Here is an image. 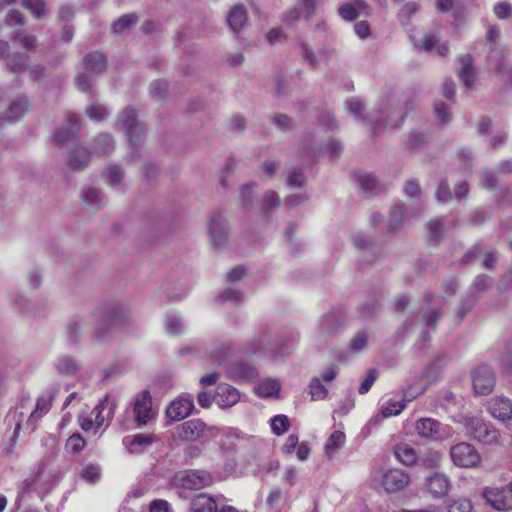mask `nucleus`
I'll return each mask as SVG.
<instances>
[{
    "mask_svg": "<svg viewBox=\"0 0 512 512\" xmlns=\"http://www.w3.org/2000/svg\"><path fill=\"white\" fill-rule=\"evenodd\" d=\"M487 409L490 415L502 422L512 417V401L503 396H496L488 401Z\"/></svg>",
    "mask_w": 512,
    "mask_h": 512,
    "instance_id": "obj_19",
    "label": "nucleus"
},
{
    "mask_svg": "<svg viewBox=\"0 0 512 512\" xmlns=\"http://www.w3.org/2000/svg\"><path fill=\"white\" fill-rule=\"evenodd\" d=\"M27 109L28 101L24 98H21L10 105L6 114V119L9 121L17 120L24 115Z\"/></svg>",
    "mask_w": 512,
    "mask_h": 512,
    "instance_id": "obj_36",
    "label": "nucleus"
},
{
    "mask_svg": "<svg viewBox=\"0 0 512 512\" xmlns=\"http://www.w3.org/2000/svg\"><path fill=\"white\" fill-rule=\"evenodd\" d=\"M426 387H427V384L426 383H423L422 381H420L419 383H417L416 385H410L404 392V398L407 400V401H412L414 400L417 396L421 395L422 393L425 392L426 390Z\"/></svg>",
    "mask_w": 512,
    "mask_h": 512,
    "instance_id": "obj_55",
    "label": "nucleus"
},
{
    "mask_svg": "<svg viewBox=\"0 0 512 512\" xmlns=\"http://www.w3.org/2000/svg\"><path fill=\"white\" fill-rule=\"evenodd\" d=\"M421 50L436 53L439 56H445L448 52V46L446 43H440L436 35H426L424 39L419 43Z\"/></svg>",
    "mask_w": 512,
    "mask_h": 512,
    "instance_id": "obj_26",
    "label": "nucleus"
},
{
    "mask_svg": "<svg viewBox=\"0 0 512 512\" xmlns=\"http://www.w3.org/2000/svg\"><path fill=\"white\" fill-rule=\"evenodd\" d=\"M266 502L271 507V509L274 510V512H280L284 503L282 491L279 488L272 489L267 497Z\"/></svg>",
    "mask_w": 512,
    "mask_h": 512,
    "instance_id": "obj_44",
    "label": "nucleus"
},
{
    "mask_svg": "<svg viewBox=\"0 0 512 512\" xmlns=\"http://www.w3.org/2000/svg\"><path fill=\"white\" fill-rule=\"evenodd\" d=\"M395 456L404 465H413L418 460L415 449L407 444L398 445L395 449Z\"/></svg>",
    "mask_w": 512,
    "mask_h": 512,
    "instance_id": "obj_30",
    "label": "nucleus"
},
{
    "mask_svg": "<svg viewBox=\"0 0 512 512\" xmlns=\"http://www.w3.org/2000/svg\"><path fill=\"white\" fill-rule=\"evenodd\" d=\"M248 467L254 476L263 478L267 474L278 470L279 462L268 454L260 453L251 457Z\"/></svg>",
    "mask_w": 512,
    "mask_h": 512,
    "instance_id": "obj_14",
    "label": "nucleus"
},
{
    "mask_svg": "<svg viewBox=\"0 0 512 512\" xmlns=\"http://www.w3.org/2000/svg\"><path fill=\"white\" fill-rule=\"evenodd\" d=\"M450 457L454 465L461 468L476 467L481 460L479 452L469 443L461 442L451 447Z\"/></svg>",
    "mask_w": 512,
    "mask_h": 512,
    "instance_id": "obj_6",
    "label": "nucleus"
},
{
    "mask_svg": "<svg viewBox=\"0 0 512 512\" xmlns=\"http://www.w3.org/2000/svg\"><path fill=\"white\" fill-rule=\"evenodd\" d=\"M354 31L361 39H366L370 35V25L366 20L358 21L354 24Z\"/></svg>",
    "mask_w": 512,
    "mask_h": 512,
    "instance_id": "obj_64",
    "label": "nucleus"
},
{
    "mask_svg": "<svg viewBox=\"0 0 512 512\" xmlns=\"http://www.w3.org/2000/svg\"><path fill=\"white\" fill-rule=\"evenodd\" d=\"M280 391V383L275 379H265L258 383L255 392L261 397H273Z\"/></svg>",
    "mask_w": 512,
    "mask_h": 512,
    "instance_id": "obj_29",
    "label": "nucleus"
},
{
    "mask_svg": "<svg viewBox=\"0 0 512 512\" xmlns=\"http://www.w3.org/2000/svg\"><path fill=\"white\" fill-rule=\"evenodd\" d=\"M461 63L462 67L459 72V77L467 87H470L474 81V72L472 68L471 56L464 55L463 57H461Z\"/></svg>",
    "mask_w": 512,
    "mask_h": 512,
    "instance_id": "obj_33",
    "label": "nucleus"
},
{
    "mask_svg": "<svg viewBox=\"0 0 512 512\" xmlns=\"http://www.w3.org/2000/svg\"><path fill=\"white\" fill-rule=\"evenodd\" d=\"M208 230L211 242L214 246L220 247L226 243L229 234V226L221 214L215 213L212 215Z\"/></svg>",
    "mask_w": 512,
    "mask_h": 512,
    "instance_id": "obj_16",
    "label": "nucleus"
},
{
    "mask_svg": "<svg viewBox=\"0 0 512 512\" xmlns=\"http://www.w3.org/2000/svg\"><path fill=\"white\" fill-rule=\"evenodd\" d=\"M490 278L485 275H479L475 278L470 287V292L473 294L485 291L490 285Z\"/></svg>",
    "mask_w": 512,
    "mask_h": 512,
    "instance_id": "obj_56",
    "label": "nucleus"
},
{
    "mask_svg": "<svg viewBox=\"0 0 512 512\" xmlns=\"http://www.w3.org/2000/svg\"><path fill=\"white\" fill-rule=\"evenodd\" d=\"M309 393L313 401L323 400L327 397L328 391L326 387L321 383L318 377L311 379L309 383Z\"/></svg>",
    "mask_w": 512,
    "mask_h": 512,
    "instance_id": "obj_37",
    "label": "nucleus"
},
{
    "mask_svg": "<svg viewBox=\"0 0 512 512\" xmlns=\"http://www.w3.org/2000/svg\"><path fill=\"white\" fill-rule=\"evenodd\" d=\"M270 426L272 432L275 435L280 436L289 429V419L286 415L283 414L276 415L270 419Z\"/></svg>",
    "mask_w": 512,
    "mask_h": 512,
    "instance_id": "obj_38",
    "label": "nucleus"
},
{
    "mask_svg": "<svg viewBox=\"0 0 512 512\" xmlns=\"http://www.w3.org/2000/svg\"><path fill=\"white\" fill-rule=\"evenodd\" d=\"M448 512H472V503L470 500L460 498L453 500L447 506Z\"/></svg>",
    "mask_w": 512,
    "mask_h": 512,
    "instance_id": "obj_49",
    "label": "nucleus"
},
{
    "mask_svg": "<svg viewBox=\"0 0 512 512\" xmlns=\"http://www.w3.org/2000/svg\"><path fill=\"white\" fill-rule=\"evenodd\" d=\"M219 430L217 438L220 437L219 446L224 453L235 452L239 444L248 439L247 435L236 428H219Z\"/></svg>",
    "mask_w": 512,
    "mask_h": 512,
    "instance_id": "obj_15",
    "label": "nucleus"
},
{
    "mask_svg": "<svg viewBox=\"0 0 512 512\" xmlns=\"http://www.w3.org/2000/svg\"><path fill=\"white\" fill-rule=\"evenodd\" d=\"M106 66V58L98 52L90 53L85 57V68L90 72H100Z\"/></svg>",
    "mask_w": 512,
    "mask_h": 512,
    "instance_id": "obj_34",
    "label": "nucleus"
},
{
    "mask_svg": "<svg viewBox=\"0 0 512 512\" xmlns=\"http://www.w3.org/2000/svg\"><path fill=\"white\" fill-rule=\"evenodd\" d=\"M55 481L56 478L51 469L46 464H42L35 474L23 481L13 505L15 512L29 505L35 497L42 499Z\"/></svg>",
    "mask_w": 512,
    "mask_h": 512,
    "instance_id": "obj_1",
    "label": "nucleus"
},
{
    "mask_svg": "<svg viewBox=\"0 0 512 512\" xmlns=\"http://www.w3.org/2000/svg\"><path fill=\"white\" fill-rule=\"evenodd\" d=\"M88 117L93 121H101L105 119L108 115L107 109L98 103L91 104L87 110Z\"/></svg>",
    "mask_w": 512,
    "mask_h": 512,
    "instance_id": "obj_47",
    "label": "nucleus"
},
{
    "mask_svg": "<svg viewBox=\"0 0 512 512\" xmlns=\"http://www.w3.org/2000/svg\"><path fill=\"white\" fill-rule=\"evenodd\" d=\"M347 108L353 113L354 117L359 119L364 110V104L357 98H351L347 102Z\"/></svg>",
    "mask_w": 512,
    "mask_h": 512,
    "instance_id": "obj_63",
    "label": "nucleus"
},
{
    "mask_svg": "<svg viewBox=\"0 0 512 512\" xmlns=\"http://www.w3.org/2000/svg\"><path fill=\"white\" fill-rule=\"evenodd\" d=\"M23 6L31 11L36 18H41L45 12V3L42 0H24Z\"/></svg>",
    "mask_w": 512,
    "mask_h": 512,
    "instance_id": "obj_52",
    "label": "nucleus"
},
{
    "mask_svg": "<svg viewBox=\"0 0 512 512\" xmlns=\"http://www.w3.org/2000/svg\"><path fill=\"white\" fill-rule=\"evenodd\" d=\"M160 439L154 434H135L123 439V444L131 454H141L154 445H159Z\"/></svg>",
    "mask_w": 512,
    "mask_h": 512,
    "instance_id": "obj_13",
    "label": "nucleus"
},
{
    "mask_svg": "<svg viewBox=\"0 0 512 512\" xmlns=\"http://www.w3.org/2000/svg\"><path fill=\"white\" fill-rule=\"evenodd\" d=\"M338 13L344 20L352 21L361 15H368L370 8L365 1L354 0L353 2L340 5Z\"/></svg>",
    "mask_w": 512,
    "mask_h": 512,
    "instance_id": "obj_21",
    "label": "nucleus"
},
{
    "mask_svg": "<svg viewBox=\"0 0 512 512\" xmlns=\"http://www.w3.org/2000/svg\"><path fill=\"white\" fill-rule=\"evenodd\" d=\"M405 219L403 205L395 204L389 213V226L392 230L396 229Z\"/></svg>",
    "mask_w": 512,
    "mask_h": 512,
    "instance_id": "obj_42",
    "label": "nucleus"
},
{
    "mask_svg": "<svg viewBox=\"0 0 512 512\" xmlns=\"http://www.w3.org/2000/svg\"><path fill=\"white\" fill-rule=\"evenodd\" d=\"M406 407V404L402 401H396L389 399L383 402L380 406L379 412L371 417L368 422L369 427H375L379 425L384 419L399 415Z\"/></svg>",
    "mask_w": 512,
    "mask_h": 512,
    "instance_id": "obj_20",
    "label": "nucleus"
},
{
    "mask_svg": "<svg viewBox=\"0 0 512 512\" xmlns=\"http://www.w3.org/2000/svg\"><path fill=\"white\" fill-rule=\"evenodd\" d=\"M219 432L218 427L209 426L201 419H191L176 427L178 439L185 442L200 441L201 444L216 439Z\"/></svg>",
    "mask_w": 512,
    "mask_h": 512,
    "instance_id": "obj_2",
    "label": "nucleus"
},
{
    "mask_svg": "<svg viewBox=\"0 0 512 512\" xmlns=\"http://www.w3.org/2000/svg\"><path fill=\"white\" fill-rule=\"evenodd\" d=\"M231 377L250 380L256 376V371L248 364L235 365L230 371Z\"/></svg>",
    "mask_w": 512,
    "mask_h": 512,
    "instance_id": "obj_40",
    "label": "nucleus"
},
{
    "mask_svg": "<svg viewBox=\"0 0 512 512\" xmlns=\"http://www.w3.org/2000/svg\"><path fill=\"white\" fill-rule=\"evenodd\" d=\"M441 460V454L437 451H430L420 459L423 466L428 468L436 467Z\"/></svg>",
    "mask_w": 512,
    "mask_h": 512,
    "instance_id": "obj_58",
    "label": "nucleus"
},
{
    "mask_svg": "<svg viewBox=\"0 0 512 512\" xmlns=\"http://www.w3.org/2000/svg\"><path fill=\"white\" fill-rule=\"evenodd\" d=\"M502 52L499 50H492L490 52L489 58H488V66L490 69H496L499 71H502L503 69V62L502 60Z\"/></svg>",
    "mask_w": 512,
    "mask_h": 512,
    "instance_id": "obj_60",
    "label": "nucleus"
},
{
    "mask_svg": "<svg viewBox=\"0 0 512 512\" xmlns=\"http://www.w3.org/2000/svg\"><path fill=\"white\" fill-rule=\"evenodd\" d=\"M472 384L476 394L487 395L495 386V376L492 369L486 365H480L472 372Z\"/></svg>",
    "mask_w": 512,
    "mask_h": 512,
    "instance_id": "obj_10",
    "label": "nucleus"
},
{
    "mask_svg": "<svg viewBox=\"0 0 512 512\" xmlns=\"http://www.w3.org/2000/svg\"><path fill=\"white\" fill-rule=\"evenodd\" d=\"M239 398V392L231 385L222 383L217 386L215 399L219 407H232L239 401Z\"/></svg>",
    "mask_w": 512,
    "mask_h": 512,
    "instance_id": "obj_23",
    "label": "nucleus"
},
{
    "mask_svg": "<svg viewBox=\"0 0 512 512\" xmlns=\"http://www.w3.org/2000/svg\"><path fill=\"white\" fill-rule=\"evenodd\" d=\"M107 179L112 187L119 185L123 179V171L119 166H110L107 169Z\"/></svg>",
    "mask_w": 512,
    "mask_h": 512,
    "instance_id": "obj_54",
    "label": "nucleus"
},
{
    "mask_svg": "<svg viewBox=\"0 0 512 512\" xmlns=\"http://www.w3.org/2000/svg\"><path fill=\"white\" fill-rule=\"evenodd\" d=\"M415 431L421 438L442 441L453 436L451 426L443 424L434 418H420L415 422Z\"/></svg>",
    "mask_w": 512,
    "mask_h": 512,
    "instance_id": "obj_5",
    "label": "nucleus"
},
{
    "mask_svg": "<svg viewBox=\"0 0 512 512\" xmlns=\"http://www.w3.org/2000/svg\"><path fill=\"white\" fill-rule=\"evenodd\" d=\"M449 480L441 473H434L426 480L428 492L435 498L445 496L449 490Z\"/></svg>",
    "mask_w": 512,
    "mask_h": 512,
    "instance_id": "obj_24",
    "label": "nucleus"
},
{
    "mask_svg": "<svg viewBox=\"0 0 512 512\" xmlns=\"http://www.w3.org/2000/svg\"><path fill=\"white\" fill-rule=\"evenodd\" d=\"M70 127L67 129L61 128L55 133V140L59 143L65 142L79 129L78 117L76 115H69L68 118Z\"/></svg>",
    "mask_w": 512,
    "mask_h": 512,
    "instance_id": "obj_35",
    "label": "nucleus"
},
{
    "mask_svg": "<svg viewBox=\"0 0 512 512\" xmlns=\"http://www.w3.org/2000/svg\"><path fill=\"white\" fill-rule=\"evenodd\" d=\"M80 475L88 483H94L100 478V469L96 465L87 464L82 468Z\"/></svg>",
    "mask_w": 512,
    "mask_h": 512,
    "instance_id": "obj_48",
    "label": "nucleus"
},
{
    "mask_svg": "<svg viewBox=\"0 0 512 512\" xmlns=\"http://www.w3.org/2000/svg\"><path fill=\"white\" fill-rule=\"evenodd\" d=\"M247 21V14L242 5H235L227 16V22L234 32H238Z\"/></svg>",
    "mask_w": 512,
    "mask_h": 512,
    "instance_id": "obj_27",
    "label": "nucleus"
},
{
    "mask_svg": "<svg viewBox=\"0 0 512 512\" xmlns=\"http://www.w3.org/2000/svg\"><path fill=\"white\" fill-rule=\"evenodd\" d=\"M77 87L83 91L88 92L91 88L92 77L88 73L79 74L75 79Z\"/></svg>",
    "mask_w": 512,
    "mask_h": 512,
    "instance_id": "obj_62",
    "label": "nucleus"
},
{
    "mask_svg": "<svg viewBox=\"0 0 512 512\" xmlns=\"http://www.w3.org/2000/svg\"><path fill=\"white\" fill-rule=\"evenodd\" d=\"M85 441L82 436L78 433L70 436L66 442V449L72 453H79L83 450Z\"/></svg>",
    "mask_w": 512,
    "mask_h": 512,
    "instance_id": "obj_51",
    "label": "nucleus"
},
{
    "mask_svg": "<svg viewBox=\"0 0 512 512\" xmlns=\"http://www.w3.org/2000/svg\"><path fill=\"white\" fill-rule=\"evenodd\" d=\"M333 49L331 47H324L317 53L306 44H300V53L303 59L312 67H317L321 63H327L332 55Z\"/></svg>",
    "mask_w": 512,
    "mask_h": 512,
    "instance_id": "obj_22",
    "label": "nucleus"
},
{
    "mask_svg": "<svg viewBox=\"0 0 512 512\" xmlns=\"http://www.w3.org/2000/svg\"><path fill=\"white\" fill-rule=\"evenodd\" d=\"M358 183L363 191L372 195L376 192L377 181L372 174H362L358 176Z\"/></svg>",
    "mask_w": 512,
    "mask_h": 512,
    "instance_id": "obj_43",
    "label": "nucleus"
},
{
    "mask_svg": "<svg viewBox=\"0 0 512 512\" xmlns=\"http://www.w3.org/2000/svg\"><path fill=\"white\" fill-rule=\"evenodd\" d=\"M194 409V399L190 394H181L173 400L166 409V416L171 421H180L187 418Z\"/></svg>",
    "mask_w": 512,
    "mask_h": 512,
    "instance_id": "obj_11",
    "label": "nucleus"
},
{
    "mask_svg": "<svg viewBox=\"0 0 512 512\" xmlns=\"http://www.w3.org/2000/svg\"><path fill=\"white\" fill-rule=\"evenodd\" d=\"M90 153L83 148L71 152L68 165L73 170H80L87 166Z\"/></svg>",
    "mask_w": 512,
    "mask_h": 512,
    "instance_id": "obj_31",
    "label": "nucleus"
},
{
    "mask_svg": "<svg viewBox=\"0 0 512 512\" xmlns=\"http://www.w3.org/2000/svg\"><path fill=\"white\" fill-rule=\"evenodd\" d=\"M368 342V337L364 332H358L351 340L350 348L354 352L362 351Z\"/></svg>",
    "mask_w": 512,
    "mask_h": 512,
    "instance_id": "obj_57",
    "label": "nucleus"
},
{
    "mask_svg": "<svg viewBox=\"0 0 512 512\" xmlns=\"http://www.w3.org/2000/svg\"><path fill=\"white\" fill-rule=\"evenodd\" d=\"M54 365L57 371L64 375H74L79 369L78 362L67 355L58 357Z\"/></svg>",
    "mask_w": 512,
    "mask_h": 512,
    "instance_id": "obj_28",
    "label": "nucleus"
},
{
    "mask_svg": "<svg viewBox=\"0 0 512 512\" xmlns=\"http://www.w3.org/2000/svg\"><path fill=\"white\" fill-rule=\"evenodd\" d=\"M483 497L494 509L508 511L512 509V481L506 487H486Z\"/></svg>",
    "mask_w": 512,
    "mask_h": 512,
    "instance_id": "obj_8",
    "label": "nucleus"
},
{
    "mask_svg": "<svg viewBox=\"0 0 512 512\" xmlns=\"http://www.w3.org/2000/svg\"><path fill=\"white\" fill-rule=\"evenodd\" d=\"M191 509L193 512H217V503L212 496L201 493L193 498Z\"/></svg>",
    "mask_w": 512,
    "mask_h": 512,
    "instance_id": "obj_25",
    "label": "nucleus"
},
{
    "mask_svg": "<svg viewBox=\"0 0 512 512\" xmlns=\"http://www.w3.org/2000/svg\"><path fill=\"white\" fill-rule=\"evenodd\" d=\"M106 399L99 402L89 414L81 413L78 416V422L82 430H98L105 422V418L102 416Z\"/></svg>",
    "mask_w": 512,
    "mask_h": 512,
    "instance_id": "obj_18",
    "label": "nucleus"
},
{
    "mask_svg": "<svg viewBox=\"0 0 512 512\" xmlns=\"http://www.w3.org/2000/svg\"><path fill=\"white\" fill-rule=\"evenodd\" d=\"M493 10L498 19H508L512 14V5L507 1H501L494 5Z\"/></svg>",
    "mask_w": 512,
    "mask_h": 512,
    "instance_id": "obj_53",
    "label": "nucleus"
},
{
    "mask_svg": "<svg viewBox=\"0 0 512 512\" xmlns=\"http://www.w3.org/2000/svg\"><path fill=\"white\" fill-rule=\"evenodd\" d=\"M376 378H377L376 370H374V369L369 370L366 378L363 380V382L359 386L358 392L360 394L367 393L370 390V388L372 387Z\"/></svg>",
    "mask_w": 512,
    "mask_h": 512,
    "instance_id": "obj_59",
    "label": "nucleus"
},
{
    "mask_svg": "<svg viewBox=\"0 0 512 512\" xmlns=\"http://www.w3.org/2000/svg\"><path fill=\"white\" fill-rule=\"evenodd\" d=\"M118 127L123 130L132 145H136L141 142L144 129L140 122L136 118V113L131 108H126L118 118Z\"/></svg>",
    "mask_w": 512,
    "mask_h": 512,
    "instance_id": "obj_7",
    "label": "nucleus"
},
{
    "mask_svg": "<svg viewBox=\"0 0 512 512\" xmlns=\"http://www.w3.org/2000/svg\"><path fill=\"white\" fill-rule=\"evenodd\" d=\"M132 406L134 419L139 426L148 424L155 417L151 394L148 390L137 393L132 401Z\"/></svg>",
    "mask_w": 512,
    "mask_h": 512,
    "instance_id": "obj_9",
    "label": "nucleus"
},
{
    "mask_svg": "<svg viewBox=\"0 0 512 512\" xmlns=\"http://www.w3.org/2000/svg\"><path fill=\"white\" fill-rule=\"evenodd\" d=\"M165 329L171 335L180 334L183 331L181 318L174 313H169L165 317Z\"/></svg>",
    "mask_w": 512,
    "mask_h": 512,
    "instance_id": "obj_39",
    "label": "nucleus"
},
{
    "mask_svg": "<svg viewBox=\"0 0 512 512\" xmlns=\"http://www.w3.org/2000/svg\"><path fill=\"white\" fill-rule=\"evenodd\" d=\"M181 487L190 490H200L213 483L212 475L204 470H190L178 478Z\"/></svg>",
    "mask_w": 512,
    "mask_h": 512,
    "instance_id": "obj_12",
    "label": "nucleus"
},
{
    "mask_svg": "<svg viewBox=\"0 0 512 512\" xmlns=\"http://www.w3.org/2000/svg\"><path fill=\"white\" fill-rule=\"evenodd\" d=\"M137 20L135 14H127L120 17L116 22L113 23L112 28L115 33H122L125 29L133 25Z\"/></svg>",
    "mask_w": 512,
    "mask_h": 512,
    "instance_id": "obj_46",
    "label": "nucleus"
},
{
    "mask_svg": "<svg viewBox=\"0 0 512 512\" xmlns=\"http://www.w3.org/2000/svg\"><path fill=\"white\" fill-rule=\"evenodd\" d=\"M402 118L401 110L392 103H388L363 119L372 126L374 132H378L385 127H397L402 122Z\"/></svg>",
    "mask_w": 512,
    "mask_h": 512,
    "instance_id": "obj_4",
    "label": "nucleus"
},
{
    "mask_svg": "<svg viewBox=\"0 0 512 512\" xmlns=\"http://www.w3.org/2000/svg\"><path fill=\"white\" fill-rule=\"evenodd\" d=\"M114 148V142L109 134H100L96 138L95 151L97 153H109Z\"/></svg>",
    "mask_w": 512,
    "mask_h": 512,
    "instance_id": "obj_45",
    "label": "nucleus"
},
{
    "mask_svg": "<svg viewBox=\"0 0 512 512\" xmlns=\"http://www.w3.org/2000/svg\"><path fill=\"white\" fill-rule=\"evenodd\" d=\"M346 436L342 431H334L325 444V452L328 456L335 454L345 443Z\"/></svg>",
    "mask_w": 512,
    "mask_h": 512,
    "instance_id": "obj_32",
    "label": "nucleus"
},
{
    "mask_svg": "<svg viewBox=\"0 0 512 512\" xmlns=\"http://www.w3.org/2000/svg\"><path fill=\"white\" fill-rule=\"evenodd\" d=\"M83 198H84V201L86 202V204H88L94 208L100 207L102 197H101L99 190H97L95 188H87L83 192Z\"/></svg>",
    "mask_w": 512,
    "mask_h": 512,
    "instance_id": "obj_50",
    "label": "nucleus"
},
{
    "mask_svg": "<svg viewBox=\"0 0 512 512\" xmlns=\"http://www.w3.org/2000/svg\"><path fill=\"white\" fill-rule=\"evenodd\" d=\"M53 395H43L41 396L36 403L35 410L31 413L32 418H39L42 415L46 414L51 408Z\"/></svg>",
    "mask_w": 512,
    "mask_h": 512,
    "instance_id": "obj_41",
    "label": "nucleus"
},
{
    "mask_svg": "<svg viewBox=\"0 0 512 512\" xmlns=\"http://www.w3.org/2000/svg\"><path fill=\"white\" fill-rule=\"evenodd\" d=\"M457 422L463 425L468 436L484 445H491L498 442V430L480 417L463 416Z\"/></svg>",
    "mask_w": 512,
    "mask_h": 512,
    "instance_id": "obj_3",
    "label": "nucleus"
},
{
    "mask_svg": "<svg viewBox=\"0 0 512 512\" xmlns=\"http://www.w3.org/2000/svg\"><path fill=\"white\" fill-rule=\"evenodd\" d=\"M279 196L274 191H269L265 194L263 199V208L266 211H269L272 208H275L279 205Z\"/></svg>",
    "mask_w": 512,
    "mask_h": 512,
    "instance_id": "obj_61",
    "label": "nucleus"
},
{
    "mask_svg": "<svg viewBox=\"0 0 512 512\" xmlns=\"http://www.w3.org/2000/svg\"><path fill=\"white\" fill-rule=\"evenodd\" d=\"M409 482V475L400 469H389L382 475V485L387 492L402 490Z\"/></svg>",
    "mask_w": 512,
    "mask_h": 512,
    "instance_id": "obj_17",
    "label": "nucleus"
}]
</instances>
